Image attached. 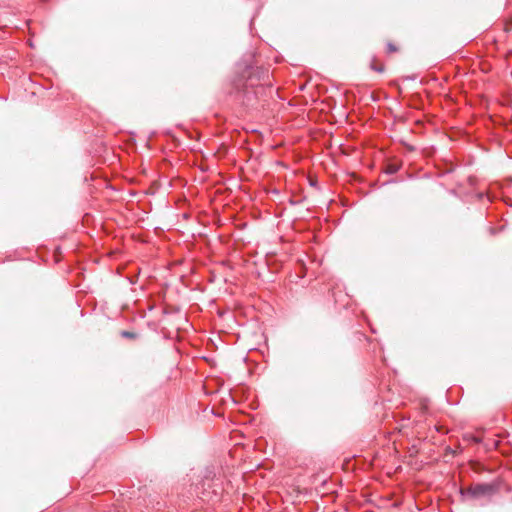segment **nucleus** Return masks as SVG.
Instances as JSON below:
<instances>
[{
  "mask_svg": "<svg viewBox=\"0 0 512 512\" xmlns=\"http://www.w3.org/2000/svg\"><path fill=\"white\" fill-rule=\"evenodd\" d=\"M370 68L376 72H379V73H382L384 71V65L383 64H379L377 65L375 63V59L372 60L371 64H370Z\"/></svg>",
  "mask_w": 512,
  "mask_h": 512,
  "instance_id": "f03ea898",
  "label": "nucleus"
},
{
  "mask_svg": "<svg viewBox=\"0 0 512 512\" xmlns=\"http://www.w3.org/2000/svg\"><path fill=\"white\" fill-rule=\"evenodd\" d=\"M497 492V487L490 483H478L465 490H461L462 495L473 499L490 498Z\"/></svg>",
  "mask_w": 512,
  "mask_h": 512,
  "instance_id": "f257e3e1",
  "label": "nucleus"
},
{
  "mask_svg": "<svg viewBox=\"0 0 512 512\" xmlns=\"http://www.w3.org/2000/svg\"><path fill=\"white\" fill-rule=\"evenodd\" d=\"M386 47H387V52L388 53H394V52H396L398 50L397 47L393 43H391V42L387 43Z\"/></svg>",
  "mask_w": 512,
  "mask_h": 512,
  "instance_id": "7ed1b4c3",
  "label": "nucleus"
},
{
  "mask_svg": "<svg viewBox=\"0 0 512 512\" xmlns=\"http://www.w3.org/2000/svg\"><path fill=\"white\" fill-rule=\"evenodd\" d=\"M121 335L126 338H134L135 334L129 331H122Z\"/></svg>",
  "mask_w": 512,
  "mask_h": 512,
  "instance_id": "20e7f679",
  "label": "nucleus"
}]
</instances>
